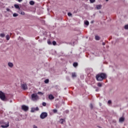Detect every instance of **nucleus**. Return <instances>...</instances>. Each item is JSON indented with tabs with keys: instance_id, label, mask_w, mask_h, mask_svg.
Segmentation results:
<instances>
[{
	"instance_id": "obj_31",
	"label": "nucleus",
	"mask_w": 128,
	"mask_h": 128,
	"mask_svg": "<svg viewBox=\"0 0 128 128\" xmlns=\"http://www.w3.org/2000/svg\"><path fill=\"white\" fill-rule=\"evenodd\" d=\"M42 104L43 106H46V103L44 102Z\"/></svg>"
},
{
	"instance_id": "obj_38",
	"label": "nucleus",
	"mask_w": 128,
	"mask_h": 128,
	"mask_svg": "<svg viewBox=\"0 0 128 128\" xmlns=\"http://www.w3.org/2000/svg\"><path fill=\"white\" fill-rule=\"evenodd\" d=\"M34 128H38V126H36V125L34 126Z\"/></svg>"
},
{
	"instance_id": "obj_18",
	"label": "nucleus",
	"mask_w": 128,
	"mask_h": 128,
	"mask_svg": "<svg viewBox=\"0 0 128 128\" xmlns=\"http://www.w3.org/2000/svg\"><path fill=\"white\" fill-rule=\"evenodd\" d=\"M84 24H85L86 26H88V25L90 24V22H88V21L86 20V21H85V22H84Z\"/></svg>"
},
{
	"instance_id": "obj_2",
	"label": "nucleus",
	"mask_w": 128,
	"mask_h": 128,
	"mask_svg": "<svg viewBox=\"0 0 128 128\" xmlns=\"http://www.w3.org/2000/svg\"><path fill=\"white\" fill-rule=\"evenodd\" d=\"M0 124H2L1 128H6L10 126V122H4V120H0Z\"/></svg>"
},
{
	"instance_id": "obj_28",
	"label": "nucleus",
	"mask_w": 128,
	"mask_h": 128,
	"mask_svg": "<svg viewBox=\"0 0 128 128\" xmlns=\"http://www.w3.org/2000/svg\"><path fill=\"white\" fill-rule=\"evenodd\" d=\"M90 1L91 4H94L96 2V0H90Z\"/></svg>"
},
{
	"instance_id": "obj_21",
	"label": "nucleus",
	"mask_w": 128,
	"mask_h": 128,
	"mask_svg": "<svg viewBox=\"0 0 128 128\" xmlns=\"http://www.w3.org/2000/svg\"><path fill=\"white\" fill-rule=\"evenodd\" d=\"M6 38L7 40H10V35H8V34L6 35Z\"/></svg>"
},
{
	"instance_id": "obj_8",
	"label": "nucleus",
	"mask_w": 128,
	"mask_h": 128,
	"mask_svg": "<svg viewBox=\"0 0 128 128\" xmlns=\"http://www.w3.org/2000/svg\"><path fill=\"white\" fill-rule=\"evenodd\" d=\"M124 120H126L124 117V116L120 117L119 118V122H120V124H122V122H124Z\"/></svg>"
},
{
	"instance_id": "obj_33",
	"label": "nucleus",
	"mask_w": 128,
	"mask_h": 128,
	"mask_svg": "<svg viewBox=\"0 0 128 128\" xmlns=\"http://www.w3.org/2000/svg\"><path fill=\"white\" fill-rule=\"evenodd\" d=\"M68 16H70L72 15V14L70 12H68Z\"/></svg>"
},
{
	"instance_id": "obj_34",
	"label": "nucleus",
	"mask_w": 128,
	"mask_h": 128,
	"mask_svg": "<svg viewBox=\"0 0 128 128\" xmlns=\"http://www.w3.org/2000/svg\"><path fill=\"white\" fill-rule=\"evenodd\" d=\"M48 44H52V42L50 41H48Z\"/></svg>"
},
{
	"instance_id": "obj_14",
	"label": "nucleus",
	"mask_w": 128,
	"mask_h": 128,
	"mask_svg": "<svg viewBox=\"0 0 128 128\" xmlns=\"http://www.w3.org/2000/svg\"><path fill=\"white\" fill-rule=\"evenodd\" d=\"M36 112V108H31V112Z\"/></svg>"
},
{
	"instance_id": "obj_22",
	"label": "nucleus",
	"mask_w": 128,
	"mask_h": 128,
	"mask_svg": "<svg viewBox=\"0 0 128 128\" xmlns=\"http://www.w3.org/2000/svg\"><path fill=\"white\" fill-rule=\"evenodd\" d=\"M102 83L100 82L98 83V86H99L100 88H102Z\"/></svg>"
},
{
	"instance_id": "obj_32",
	"label": "nucleus",
	"mask_w": 128,
	"mask_h": 128,
	"mask_svg": "<svg viewBox=\"0 0 128 128\" xmlns=\"http://www.w3.org/2000/svg\"><path fill=\"white\" fill-rule=\"evenodd\" d=\"M112 104V101L110 100H108V104Z\"/></svg>"
},
{
	"instance_id": "obj_3",
	"label": "nucleus",
	"mask_w": 128,
	"mask_h": 128,
	"mask_svg": "<svg viewBox=\"0 0 128 128\" xmlns=\"http://www.w3.org/2000/svg\"><path fill=\"white\" fill-rule=\"evenodd\" d=\"M31 98L32 100H34V102H36L38 100V94H33L31 96Z\"/></svg>"
},
{
	"instance_id": "obj_15",
	"label": "nucleus",
	"mask_w": 128,
	"mask_h": 128,
	"mask_svg": "<svg viewBox=\"0 0 128 128\" xmlns=\"http://www.w3.org/2000/svg\"><path fill=\"white\" fill-rule=\"evenodd\" d=\"M72 78H76V74L75 72L72 73Z\"/></svg>"
},
{
	"instance_id": "obj_36",
	"label": "nucleus",
	"mask_w": 128,
	"mask_h": 128,
	"mask_svg": "<svg viewBox=\"0 0 128 128\" xmlns=\"http://www.w3.org/2000/svg\"><path fill=\"white\" fill-rule=\"evenodd\" d=\"M21 14H22L23 16L24 15V12H22Z\"/></svg>"
},
{
	"instance_id": "obj_43",
	"label": "nucleus",
	"mask_w": 128,
	"mask_h": 128,
	"mask_svg": "<svg viewBox=\"0 0 128 128\" xmlns=\"http://www.w3.org/2000/svg\"><path fill=\"white\" fill-rule=\"evenodd\" d=\"M106 2H108V0H106Z\"/></svg>"
},
{
	"instance_id": "obj_23",
	"label": "nucleus",
	"mask_w": 128,
	"mask_h": 128,
	"mask_svg": "<svg viewBox=\"0 0 128 128\" xmlns=\"http://www.w3.org/2000/svg\"><path fill=\"white\" fill-rule=\"evenodd\" d=\"M90 107L91 110H92L94 108V106L92 105V104H90Z\"/></svg>"
},
{
	"instance_id": "obj_6",
	"label": "nucleus",
	"mask_w": 128,
	"mask_h": 128,
	"mask_svg": "<svg viewBox=\"0 0 128 128\" xmlns=\"http://www.w3.org/2000/svg\"><path fill=\"white\" fill-rule=\"evenodd\" d=\"M22 108L24 112H28V107L25 105H22Z\"/></svg>"
},
{
	"instance_id": "obj_17",
	"label": "nucleus",
	"mask_w": 128,
	"mask_h": 128,
	"mask_svg": "<svg viewBox=\"0 0 128 128\" xmlns=\"http://www.w3.org/2000/svg\"><path fill=\"white\" fill-rule=\"evenodd\" d=\"M64 119H60V123L62 124H64Z\"/></svg>"
},
{
	"instance_id": "obj_16",
	"label": "nucleus",
	"mask_w": 128,
	"mask_h": 128,
	"mask_svg": "<svg viewBox=\"0 0 128 128\" xmlns=\"http://www.w3.org/2000/svg\"><path fill=\"white\" fill-rule=\"evenodd\" d=\"M0 36L1 38H4V36H6V34H4L2 33L0 34Z\"/></svg>"
},
{
	"instance_id": "obj_35",
	"label": "nucleus",
	"mask_w": 128,
	"mask_h": 128,
	"mask_svg": "<svg viewBox=\"0 0 128 128\" xmlns=\"http://www.w3.org/2000/svg\"><path fill=\"white\" fill-rule=\"evenodd\" d=\"M40 110L38 107H36V108H35V110Z\"/></svg>"
},
{
	"instance_id": "obj_12",
	"label": "nucleus",
	"mask_w": 128,
	"mask_h": 128,
	"mask_svg": "<svg viewBox=\"0 0 128 128\" xmlns=\"http://www.w3.org/2000/svg\"><path fill=\"white\" fill-rule=\"evenodd\" d=\"M8 66H10V68H12V66H14V64H12V62H8Z\"/></svg>"
},
{
	"instance_id": "obj_27",
	"label": "nucleus",
	"mask_w": 128,
	"mask_h": 128,
	"mask_svg": "<svg viewBox=\"0 0 128 128\" xmlns=\"http://www.w3.org/2000/svg\"><path fill=\"white\" fill-rule=\"evenodd\" d=\"M124 28V30H128V24L125 25Z\"/></svg>"
},
{
	"instance_id": "obj_37",
	"label": "nucleus",
	"mask_w": 128,
	"mask_h": 128,
	"mask_svg": "<svg viewBox=\"0 0 128 128\" xmlns=\"http://www.w3.org/2000/svg\"><path fill=\"white\" fill-rule=\"evenodd\" d=\"M6 11H7V12H10V8H6Z\"/></svg>"
},
{
	"instance_id": "obj_10",
	"label": "nucleus",
	"mask_w": 128,
	"mask_h": 128,
	"mask_svg": "<svg viewBox=\"0 0 128 128\" xmlns=\"http://www.w3.org/2000/svg\"><path fill=\"white\" fill-rule=\"evenodd\" d=\"M96 10H100L102 8V5H97L96 6Z\"/></svg>"
},
{
	"instance_id": "obj_24",
	"label": "nucleus",
	"mask_w": 128,
	"mask_h": 128,
	"mask_svg": "<svg viewBox=\"0 0 128 128\" xmlns=\"http://www.w3.org/2000/svg\"><path fill=\"white\" fill-rule=\"evenodd\" d=\"M50 82V80H48V79H46L44 80V83L45 84H48V82Z\"/></svg>"
},
{
	"instance_id": "obj_25",
	"label": "nucleus",
	"mask_w": 128,
	"mask_h": 128,
	"mask_svg": "<svg viewBox=\"0 0 128 128\" xmlns=\"http://www.w3.org/2000/svg\"><path fill=\"white\" fill-rule=\"evenodd\" d=\"M38 94H40V96H43L44 95V93H42V92H38Z\"/></svg>"
},
{
	"instance_id": "obj_39",
	"label": "nucleus",
	"mask_w": 128,
	"mask_h": 128,
	"mask_svg": "<svg viewBox=\"0 0 128 128\" xmlns=\"http://www.w3.org/2000/svg\"><path fill=\"white\" fill-rule=\"evenodd\" d=\"M18 2H22V0H18Z\"/></svg>"
},
{
	"instance_id": "obj_5",
	"label": "nucleus",
	"mask_w": 128,
	"mask_h": 128,
	"mask_svg": "<svg viewBox=\"0 0 128 128\" xmlns=\"http://www.w3.org/2000/svg\"><path fill=\"white\" fill-rule=\"evenodd\" d=\"M46 116H48V113H46V112H43L40 115V118L42 120H44V118H46Z\"/></svg>"
},
{
	"instance_id": "obj_1",
	"label": "nucleus",
	"mask_w": 128,
	"mask_h": 128,
	"mask_svg": "<svg viewBox=\"0 0 128 128\" xmlns=\"http://www.w3.org/2000/svg\"><path fill=\"white\" fill-rule=\"evenodd\" d=\"M106 78H108V75L104 72L99 73L96 76V78L98 82H102L104 80H106Z\"/></svg>"
},
{
	"instance_id": "obj_42",
	"label": "nucleus",
	"mask_w": 128,
	"mask_h": 128,
	"mask_svg": "<svg viewBox=\"0 0 128 128\" xmlns=\"http://www.w3.org/2000/svg\"><path fill=\"white\" fill-rule=\"evenodd\" d=\"M96 92H98V90H96Z\"/></svg>"
},
{
	"instance_id": "obj_4",
	"label": "nucleus",
	"mask_w": 128,
	"mask_h": 128,
	"mask_svg": "<svg viewBox=\"0 0 128 128\" xmlns=\"http://www.w3.org/2000/svg\"><path fill=\"white\" fill-rule=\"evenodd\" d=\"M0 98L2 100H6V94L2 91H0Z\"/></svg>"
},
{
	"instance_id": "obj_13",
	"label": "nucleus",
	"mask_w": 128,
	"mask_h": 128,
	"mask_svg": "<svg viewBox=\"0 0 128 128\" xmlns=\"http://www.w3.org/2000/svg\"><path fill=\"white\" fill-rule=\"evenodd\" d=\"M78 66V62H74L73 64V66L74 67V68H76V66Z\"/></svg>"
},
{
	"instance_id": "obj_11",
	"label": "nucleus",
	"mask_w": 128,
	"mask_h": 128,
	"mask_svg": "<svg viewBox=\"0 0 128 128\" xmlns=\"http://www.w3.org/2000/svg\"><path fill=\"white\" fill-rule=\"evenodd\" d=\"M95 40H100V37L98 36H95Z\"/></svg>"
},
{
	"instance_id": "obj_26",
	"label": "nucleus",
	"mask_w": 128,
	"mask_h": 128,
	"mask_svg": "<svg viewBox=\"0 0 128 128\" xmlns=\"http://www.w3.org/2000/svg\"><path fill=\"white\" fill-rule=\"evenodd\" d=\"M53 112L54 114H56V112H58V110L56 109L53 110Z\"/></svg>"
},
{
	"instance_id": "obj_45",
	"label": "nucleus",
	"mask_w": 128,
	"mask_h": 128,
	"mask_svg": "<svg viewBox=\"0 0 128 128\" xmlns=\"http://www.w3.org/2000/svg\"><path fill=\"white\" fill-rule=\"evenodd\" d=\"M10 36H12V33L10 34Z\"/></svg>"
},
{
	"instance_id": "obj_41",
	"label": "nucleus",
	"mask_w": 128,
	"mask_h": 128,
	"mask_svg": "<svg viewBox=\"0 0 128 128\" xmlns=\"http://www.w3.org/2000/svg\"><path fill=\"white\" fill-rule=\"evenodd\" d=\"M90 24H94V21H91Z\"/></svg>"
},
{
	"instance_id": "obj_29",
	"label": "nucleus",
	"mask_w": 128,
	"mask_h": 128,
	"mask_svg": "<svg viewBox=\"0 0 128 128\" xmlns=\"http://www.w3.org/2000/svg\"><path fill=\"white\" fill-rule=\"evenodd\" d=\"M18 16V14L16 13H14L13 14V16L14 17Z\"/></svg>"
},
{
	"instance_id": "obj_30",
	"label": "nucleus",
	"mask_w": 128,
	"mask_h": 128,
	"mask_svg": "<svg viewBox=\"0 0 128 128\" xmlns=\"http://www.w3.org/2000/svg\"><path fill=\"white\" fill-rule=\"evenodd\" d=\"M52 44L53 46H56V41H53Z\"/></svg>"
},
{
	"instance_id": "obj_40",
	"label": "nucleus",
	"mask_w": 128,
	"mask_h": 128,
	"mask_svg": "<svg viewBox=\"0 0 128 128\" xmlns=\"http://www.w3.org/2000/svg\"><path fill=\"white\" fill-rule=\"evenodd\" d=\"M102 46H106V43L103 42V43H102Z\"/></svg>"
},
{
	"instance_id": "obj_19",
	"label": "nucleus",
	"mask_w": 128,
	"mask_h": 128,
	"mask_svg": "<svg viewBox=\"0 0 128 128\" xmlns=\"http://www.w3.org/2000/svg\"><path fill=\"white\" fill-rule=\"evenodd\" d=\"M30 4L31 6H34V1H30Z\"/></svg>"
},
{
	"instance_id": "obj_44",
	"label": "nucleus",
	"mask_w": 128,
	"mask_h": 128,
	"mask_svg": "<svg viewBox=\"0 0 128 128\" xmlns=\"http://www.w3.org/2000/svg\"><path fill=\"white\" fill-rule=\"evenodd\" d=\"M113 122H114V120H113Z\"/></svg>"
},
{
	"instance_id": "obj_20",
	"label": "nucleus",
	"mask_w": 128,
	"mask_h": 128,
	"mask_svg": "<svg viewBox=\"0 0 128 128\" xmlns=\"http://www.w3.org/2000/svg\"><path fill=\"white\" fill-rule=\"evenodd\" d=\"M14 8H16L20 9V6L18 4H14Z\"/></svg>"
},
{
	"instance_id": "obj_7",
	"label": "nucleus",
	"mask_w": 128,
	"mask_h": 128,
	"mask_svg": "<svg viewBox=\"0 0 128 128\" xmlns=\"http://www.w3.org/2000/svg\"><path fill=\"white\" fill-rule=\"evenodd\" d=\"M21 88L24 90H28V86H26V84H22L21 85Z\"/></svg>"
},
{
	"instance_id": "obj_9",
	"label": "nucleus",
	"mask_w": 128,
	"mask_h": 128,
	"mask_svg": "<svg viewBox=\"0 0 128 128\" xmlns=\"http://www.w3.org/2000/svg\"><path fill=\"white\" fill-rule=\"evenodd\" d=\"M48 98L49 100H54V97L52 94H50L48 96Z\"/></svg>"
}]
</instances>
